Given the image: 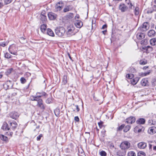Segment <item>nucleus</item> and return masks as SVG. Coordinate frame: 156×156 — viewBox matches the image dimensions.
I'll return each instance as SVG.
<instances>
[{
	"mask_svg": "<svg viewBox=\"0 0 156 156\" xmlns=\"http://www.w3.org/2000/svg\"><path fill=\"white\" fill-rule=\"evenodd\" d=\"M12 0H4L5 3L6 5L9 4L12 2Z\"/></svg>",
	"mask_w": 156,
	"mask_h": 156,
	"instance_id": "obj_49",
	"label": "nucleus"
},
{
	"mask_svg": "<svg viewBox=\"0 0 156 156\" xmlns=\"http://www.w3.org/2000/svg\"><path fill=\"white\" fill-rule=\"evenodd\" d=\"M124 124H122L121 126H120L118 128V130L119 131L123 129V128L124 127Z\"/></svg>",
	"mask_w": 156,
	"mask_h": 156,
	"instance_id": "obj_48",
	"label": "nucleus"
},
{
	"mask_svg": "<svg viewBox=\"0 0 156 156\" xmlns=\"http://www.w3.org/2000/svg\"><path fill=\"white\" fill-rule=\"evenodd\" d=\"M107 27V25L106 24L103 25L102 27V29H104Z\"/></svg>",
	"mask_w": 156,
	"mask_h": 156,
	"instance_id": "obj_61",
	"label": "nucleus"
},
{
	"mask_svg": "<svg viewBox=\"0 0 156 156\" xmlns=\"http://www.w3.org/2000/svg\"><path fill=\"white\" fill-rule=\"evenodd\" d=\"M126 152L124 150L119 151L117 152V154L119 156H125Z\"/></svg>",
	"mask_w": 156,
	"mask_h": 156,
	"instance_id": "obj_26",
	"label": "nucleus"
},
{
	"mask_svg": "<svg viewBox=\"0 0 156 156\" xmlns=\"http://www.w3.org/2000/svg\"><path fill=\"white\" fill-rule=\"evenodd\" d=\"M68 11V8H66L64 9L63 12H65Z\"/></svg>",
	"mask_w": 156,
	"mask_h": 156,
	"instance_id": "obj_60",
	"label": "nucleus"
},
{
	"mask_svg": "<svg viewBox=\"0 0 156 156\" xmlns=\"http://www.w3.org/2000/svg\"><path fill=\"white\" fill-rule=\"evenodd\" d=\"M47 26L46 24H44L41 26L40 29L41 31L43 33H44L46 30Z\"/></svg>",
	"mask_w": 156,
	"mask_h": 156,
	"instance_id": "obj_22",
	"label": "nucleus"
},
{
	"mask_svg": "<svg viewBox=\"0 0 156 156\" xmlns=\"http://www.w3.org/2000/svg\"><path fill=\"white\" fill-rule=\"evenodd\" d=\"M119 9L122 12H124L126 11L128 8L124 4H121L119 6Z\"/></svg>",
	"mask_w": 156,
	"mask_h": 156,
	"instance_id": "obj_9",
	"label": "nucleus"
},
{
	"mask_svg": "<svg viewBox=\"0 0 156 156\" xmlns=\"http://www.w3.org/2000/svg\"><path fill=\"white\" fill-rule=\"evenodd\" d=\"M55 115L58 117L59 116L60 113V107H58L54 110Z\"/></svg>",
	"mask_w": 156,
	"mask_h": 156,
	"instance_id": "obj_27",
	"label": "nucleus"
},
{
	"mask_svg": "<svg viewBox=\"0 0 156 156\" xmlns=\"http://www.w3.org/2000/svg\"><path fill=\"white\" fill-rule=\"evenodd\" d=\"M130 128V126L129 125L126 126L124 128L123 130L124 132H127L128 131Z\"/></svg>",
	"mask_w": 156,
	"mask_h": 156,
	"instance_id": "obj_36",
	"label": "nucleus"
},
{
	"mask_svg": "<svg viewBox=\"0 0 156 156\" xmlns=\"http://www.w3.org/2000/svg\"><path fill=\"white\" fill-rule=\"evenodd\" d=\"M67 82V76H63V80H62V83L64 84H65Z\"/></svg>",
	"mask_w": 156,
	"mask_h": 156,
	"instance_id": "obj_42",
	"label": "nucleus"
},
{
	"mask_svg": "<svg viewBox=\"0 0 156 156\" xmlns=\"http://www.w3.org/2000/svg\"><path fill=\"white\" fill-rule=\"evenodd\" d=\"M75 26L78 28H80L83 26L82 22L80 20H77L75 23Z\"/></svg>",
	"mask_w": 156,
	"mask_h": 156,
	"instance_id": "obj_19",
	"label": "nucleus"
},
{
	"mask_svg": "<svg viewBox=\"0 0 156 156\" xmlns=\"http://www.w3.org/2000/svg\"><path fill=\"white\" fill-rule=\"evenodd\" d=\"M9 43V41H6V42H0V46L2 47H5Z\"/></svg>",
	"mask_w": 156,
	"mask_h": 156,
	"instance_id": "obj_39",
	"label": "nucleus"
},
{
	"mask_svg": "<svg viewBox=\"0 0 156 156\" xmlns=\"http://www.w3.org/2000/svg\"><path fill=\"white\" fill-rule=\"evenodd\" d=\"M126 77L127 78L131 79L134 77V75L133 74H127L126 75Z\"/></svg>",
	"mask_w": 156,
	"mask_h": 156,
	"instance_id": "obj_38",
	"label": "nucleus"
},
{
	"mask_svg": "<svg viewBox=\"0 0 156 156\" xmlns=\"http://www.w3.org/2000/svg\"><path fill=\"white\" fill-rule=\"evenodd\" d=\"M148 132L151 134H153L156 132V127L155 126H152L149 128Z\"/></svg>",
	"mask_w": 156,
	"mask_h": 156,
	"instance_id": "obj_12",
	"label": "nucleus"
},
{
	"mask_svg": "<svg viewBox=\"0 0 156 156\" xmlns=\"http://www.w3.org/2000/svg\"><path fill=\"white\" fill-rule=\"evenodd\" d=\"M62 22L65 23L68 22V16L67 15L65 16L62 18Z\"/></svg>",
	"mask_w": 156,
	"mask_h": 156,
	"instance_id": "obj_33",
	"label": "nucleus"
},
{
	"mask_svg": "<svg viewBox=\"0 0 156 156\" xmlns=\"http://www.w3.org/2000/svg\"><path fill=\"white\" fill-rule=\"evenodd\" d=\"M134 14L135 15H138L139 13V8L138 7H136L134 11Z\"/></svg>",
	"mask_w": 156,
	"mask_h": 156,
	"instance_id": "obj_35",
	"label": "nucleus"
},
{
	"mask_svg": "<svg viewBox=\"0 0 156 156\" xmlns=\"http://www.w3.org/2000/svg\"><path fill=\"white\" fill-rule=\"evenodd\" d=\"M148 83V80L147 79H143L141 81V84L144 86H147Z\"/></svg>",
	"mask_w": 156,
	"mask_h": 156,
	"instance_id": "obj_24",
	"label": "nucleus"
},
{
	"mask_svg": "<svg viewBox=\"0 0 156 156\" xmlns=\"http://www.w3.org/2000/svg\"><path fill=\"white\" fill-rule=\"evenodd\" d=\"M9 124L12 127H11L13 129H14L17 126V124L14 121H12V122H9Z\"/></svg>",
	"mask_w": 156,
	"mask_h": 156,
	"instance_id": "obj_14",
	"label": "nucleus"
},
{
	"mask_svg": "<svg viewBox=\"0 0 156 156\" xmlns=\"http://www.w3.org/2000/svg\"><path fill=\"white\" fill-rule=\"evenodd\" d=\"M145 49L147 53H149L153 51V48L149 46H147L145 48Z\"/></svg>",
	"mask_w": 156,
	"mask_h": 156,
	"instance_id": "obj_29",
	"label": "nucleus"
},
{
	"mask_svg": "<svg viewBox=\"0 0 156 156\" xmlns=\"http://www.w3.org/2000/svg\"><path fill=\"white\" fill-rule=\"evenodd\" d=\"M11 69H8L7 71V73H8L9 74L11 73Z\"/></svg>",
	"mask_w": 156,
	"mask_h": 156,
	"instance_id": "obj_64",
	"label": "nucleus"
},
{
	"mask_svg": "<svg viewBox=\"0 0 156 156\" xmlns=\"http://www.w3.org/2000/svg\"><path fill=\"white\" fill-rule=\"evenodd\" d=\"M120 146L123 150L128 149L130 147V144L127 141H124L121 143Z\"/></svg>",
	"mask_w": 156,
	"mask_h": 156,
	"instance_id": "obj_3",
	"label": "nucleus"
},
{
	"mask_svg": "<svg viewBox=\"0 0 156 156\" xmlns=\"http://www.w3.org/2000/svg\"><path fill=\"white\" fill-rule=\"evenodd\" d=\"M9 52L12 54H13L14 55H17V53L16 52H12L10 50H9Z\"/></svg>",
	"mask_w": 156,
	"mask_h": 156,
	"instance_id": "obj_63",
	"label": "nucleus"
},
{
	"mask_svg": "<svg viewBox=\"0 0 156 156\" xmlns=\"http://www.w3.org/2000/svg\"><path fill=\"white\" fill-rule=\"evenodd\" d=\"M139 76H144V73L141 72V73H140L138 74Z\"/></svg>",
	"mask_w": 156,
	"mask_h": 156,
	"instance_id": "obj_58",
	"label": "nucleus"
},
{
	"mask_svg": "<svg viewBox=\"0 0 156 156\" xmlns=\"http://www.w3.org/2000/svg\"><path fill=\"white\" fill-rule=\"evenodd\" d=\"M42 95H37V96H35V99L36 100H35L34 101H37V102H38V101L40 100H42L40 98L42 96H47V94L45 92H43L42 93Z\"/></svg>",
	"mask_w": 156,
	"mask_h": 156,
	"instance_id": "obj_11",
	"label": "nucleus"
},
{
	"mask_svg": "<svg viewBox=\"0 0 156 156\" xmlns=\"http://www.w3.org/2000/svg\"><path fill=\"white\" fill-rule=\"evenodd\" d=\"M65 29L63 27L57 28L55 30L56 34L59 37H62L65 33Z\"/></svg>",
	"mask_w": 156,
	"mask_h": 156,
	"instance_id": "obj_1",
	"label": "nucleus"
},
{
	"mask_svg": "<svg viewBox=\"0 0 156 156\" xmlns=\"http://www.w3.org/2000/svg\"><path fill=\"white\" fill-rule=\"evenodd\" d=\"M100 154L101 156H106L107 154L105 151H102L100 152Z\"/></svg>",
	"mask_w": 156,
	"mask_h": 156,
	"instance_id": "obj_47",
	"label": "nucleus"
},
{
	"mask_svg": "<svg viewBox=\"0 0 156 156\" xmlns=\"http://www.w3.org/2000/svg\"><path fill=\"white\" fill-rule=\"evenodd\" d=\"M41 20L42 22H44L47 20L46 16L43 14L42 12L41 15Z\"/></svg>",
	"mask_w": 156,
	"mask_h": 156,
	"instance_id": "obj_28",
	"label": "nucleus"
},
{
	"mask_svg": "<svg viewBox=\"0 0 156 156\" xmlns=\"http://www.w3.org/2000/svg\"><path fill=\"white\" fill-rule=\"evenodd\" d=\"M2 129L4 130H7L9 129V127L8 124L6 122H4L2 127Z\"/></svg>",
	"mask_w": 156,
	"mask_h": 156,
	"instance_id": "obj_21",
	"label": "nucleus"
},
{
	"mask_svg": "<svg viewBox=\"0 0 156 156\" xmlns=\"http://www.w3.org/2000/svg\"><path fill=\"white\" fill-rule=\"evenodd\" d=\"M127 4L129 5V7L130 9H132V7L133 6V8H134V6H133V5L132 4V3H130V1L128 2H126Z\"/></svg>",
	"mask_w": 156,
	"mask_h": 156,
	"instance_id": "obj_45",
	"label": "nucleus"
},
{
	"mask_svg": "<svg viewBox=\"0 0 156 156\" xmlns=\"http://www.w3.org/2000/svg\"><path fill=\"white\" fill-rule=\"evenodd\" d=\"M0 139L5 143H7L9 142L8 138L3 135L0 133Z\"/></svg>",
	"mask_w": 156,
	"mask_h": 156,
	"instance_id": "obj_18",
	"label": "nucleus"
},
{
	"mask_svg": "<svg viewBox=\"0 0 156 156\" xmlns=\"http://www.w3.org/2000/svg\"><path fill=\"white\" fill-rule=\"evenodd\" d=\"M79 15H76V16H75V18L72 19L71 20V21L73 22L75 20H76V18H77L78 19L79 18Z\"/></svg>",
	"mask_w": 156,
	"mask_h": 156,
	"instance_id": "obj_52",
	"label": "nucleus"
},
{
	"mask_svg": "<svg viewBox=\"0 0 156 156\" xmlns=\"http://www.w3.org/2000/svg\"><path fill=\"white\" fill-rule=\"evenodd\" d=\"M147 62L145 59H141L140 61V64L141 65H144L147 64Z\"/></svg>",
	"mask_w": 156,
	"mask_h": 156,
	"instance_id": "obj_32",
	"label": "nucleus"
},
{
	"mask_svg": "<svg viewBox=\"0 0 156 156\" xmlns=\"http://www.w3.org/2000/svg\"><path fill=\"white\" fill-rule=\"evenodd\" d=\"M136 37L138 39L141 40L144 37L145 35L144 33H138L137 34Z\"/></svg>",
	"mask_w": 156,
	"mask_h": 156,
	"instance_id": "obj_17",
	"label": "nucleus"
},
{
	"mask_svg": "<svg viewBox=\"0 0 156 156\" xmlns=\"http://www.w3.org/2000/svg\"><path fill=\"white\" fill-rule=\"evenodd\" d=\"M103 123V122L101 121L98 123V124L100 128H102Z\"/></svg>",
	"mask_w": 156,
	"mask_h": 156,
	"instance_id": "obj_50",
	"label": "nucleus"
},
{
	"mask_svg": "<svg viewBox=\"0 0 156 156\" xmlns=\"http://www.w3.org/2000/svg\"><path fill=\"white\" fill-rule=\"evenodd\" d=\"M148 124L150 126L152 125L153 120H149L148 122Z\"/></svg>",
	"mask_w": 156,
	"mask_h": 156,
	"instance_id": "obj_55",
	"label": "nucleus"
},
{
	"mask_svg": "<svg viewBox=\"0 0 156 156\" xmlns=\"http://www.w3.org/2000/svg\"><path fill=\"white\" fill-rule=\"evenodd\" d=\"M37 106H38L40 109L44 110L45 108V106L43 103L42 100H40L37 102Z\"/></svg>",
	"mask_w": 156,
	"mask_h": 156,
	"instance_id": "obj_8",
	"label": "nucleus"
},
{
	"mask_svg": "<svg viewBox=\"0 0 156 156\" xmlns=\"http://www.w3.org/2000/svg\"><path fill=\"white\" fill-rule=\"evenodd\" d=\"M147 35L150 37H153L155 36L156 33L154 30H151L148 32Z\"/></svg>",
	"mask_w": 156,
	"mask_h": 156,
	"instance_id": "obj_15",
	"label": "nucleus"
},
{
	"mask_svg": "<svg viewBox=\"0 0 156 156\" xmlns=\"http://www.w3.org/2000/svg\"><path fill=\"white\" fill-rule=\"evenodd\" d=\"M147 146L146 143L144 142H140L137 144L138 147L140 149H144Z\"/></svg>",
	"mask_w": 156,
	"mask_h": 156,
	"instance_id": "obj_13",
	"label": "nucleus"
},
{
	"mask_svg": "<svg viewBox=\"0 0 156 156\" xmlns=\"http://www.w3.org/2000/svg\"><path fill=\"white\" fill-rule=\"evenodd\" d=\"M149 28V24L147 22H144L139 28L138 30L143 31H144L147 30Z\"/></svg>",
	"mask_w": 156,
	"mask_h": 156,
	"instance_id": "obj_4",
	"label": "nucleus"
},
{
	"mask_svg": "<svg viewBox=\"0 0 156 156\" xmlns=\"http://www.w3.org/2000/svg\"><path fill=\"white\" fill-rule=\"evenodd\" d=\"M49 18L50 20H55L57 17V15L53 13H49L48 14Z\"/></svg>",
	"mask_w": 156,
	"mask_h": 156,
	"instance_id": "obj_16",
	"label": "nucleus"
},
{
	"mask_svg": "<svg viewBox=\"0 0 156 156\" xmlns=\"http://www.w3.org/2000/svg\"><path fill=\"white\" fill-rule=\"evenodd\" d=\"M144 130V129L143 126L140 125L136 126L134 129V131L136 133H139Z\"/></svg>",
	"mask_w": 156,
	"mask_h": 156,
	"instance_id": "obj_6",
	"label": "nucleus"
},
{
	"mask_svg": "<svg viewBox=\"0 0 156 156\" xmlns=\"http://www.w3.org/2000/svg\"><path fill=\"white\" fill-rule=\"evenodd\" d=\"M46 102L47 104H50L51 102V100L50 98H48L46 100Z\"/></svg>",
	"mask_w": 156,
	"mask_h": 156,
	"instance_id": "obj_54",
	"label": "nucleus"
},
{
	"mask_svg": "<svg viewBox=\"0 0 156 156\" xmlns=\"http://www.w3.org/2000/svg\"><path fill=\"white\" fill-rule=\"evenodd\" d=\"M148 67H149L148 66H145L143 67V69L144 70H146L148 68Z\"/></svg>",
	"mask_w": 156,
	"mask_h": 156,
	"instance_id": "obj_62",
	"label": "nucleus"
},
{
	"mask_svg": "<svg viewBox=\"0 0 156 156\" xmlns=\"http://www.w3.org/2000/svg\"><path fill=\"white\" fill-rule=\"evenodd\" d=\"M47 34L49 36L51 37H54L55 35L54 34L53 31L51 30L49 28L47 29Z\"/></svg>",
	"mask_w": 156,
	"mask_h": 156,
	"instance_id": "obj_25",
	"label": "nucleus"
},
{
	"mask_svg": "<svg viewBox=\"0 0 156 156\" xmlns=\"http://www.w3.org/2000/svg\"><path fill=\"white\" fill-rule=\"evenodd\" d=\"M74 16L73 13H69V21H70V19H71V20L73 18Z\"/></svg>",
	"mask_w": 156,
	"mask_h": 156,
	"instance_id": "obj_41",
	"label": "nucleus"
},
{
	"mask_svg": "<svg viewBox=\"0 0 156 156\" xmlns=\"http://www.w3.org/2000/svg\"><path fill=\"white\" fill-rule=\"evenodd\" d=\"M145 153L143 152H139L138 153L137 156H145Z\"/></svg>",
	"mask_w": 156,
	"mask_h": 156,
	"instance_id": "obj_43",
	"label": "nucleus"
},
{
	"mask_svg": "<svg viewBox=\"0 0 156 156\" xmlns=\"http://www.w3.org/2000/svg\"><path fill=\"white\" fill-rule=\"evenodd\" d=\"M135 153L133 151H130L127 154V156H136Z\"/></svg>",
	"mask_w": 156,
	"mask_h": 156,
	"instance_id": "obj_37",
	"label": "nucleus"
},
{
	"mask_svg": "<svg viewBox=\"0 0 156 156\" xmlns=\"http://www.w3.org/2000/svg\"><path fill=\"white\" fill-rule=\"evenodd\" d=\"M43 136L42 134H40L37 137V140L38 141L40 140L41 139V138Z\"/></svg>",
	"mask_w": 156,
	"mask_h": 156,
	"instance_id": "obj_51",
	"label": "nucleus"
},
{
	"mask_svg": "<svg viewBox=\"0 0 156 156\" xmlns=\"http://www.w3.org/2000/svg\"><path fill=\"white\" fill-rule=\"evenodd\" d=\"M64 5L62 1H60L56 3L55 5V11L58 12L61 10Z\"/></svg>",
	"mask_w": 156,
	"mask_h": 156,
	"instance_id": "obj_5",
	"label": "nucleus"
},
{
	"mask_svg": "<svg viewBox=\"0 0 156 156\" xmlns=\"http://www.w3.org/2000/svg\"><path fill=\"white\" fill-rule=\"evenodd\" d=\"M20 81L21 83L22 84L25 83L26 82V80L23 77L21 78Z\"/></svg>",
	"mask_w": 156,
	"mask_h": 156,
	"instance_id": "obj_44",
	"label": "nucleus"
},
{
	"mask_svg": "<svg viewBox=\"0 0 156 156\" xmlns=\"http://www.w3.org/2000/svg\"><path fill=\"white\" fill-rule=\"evenodd\" d=\"M74 120L76 122H79V119L78 116H76L74 117Z\"/></svg>",
	"mask_w": 156,
	"mask_h": 156,
	"instance_id": "obj_57",
	"label": "nucleus"
},
{
	"mask_svg": "<svg viewBox=\"0 0 156 156\" xmlns=\"http://www.w3.org/2000/svg\"><path fill=\"white\" fill-rule=\"evenodd\" d=\"M72 108H73V111H75V110L76 109L77 112H78L80 110V108H79V106L78 105H74L73 104L72 106Z\"/></svg>",
	"mask_w": 156,
	"mask_h": 156,
	"instance_id": "obj_31",
	"label": "nucleus"
},
{
	"mask_svg": "<svg viewBox=\"0 0 156 156\" xmlns=\"http://www.w3.org/2000/svg\"><path fill=\"white\" fill-rule=\"evenodd\" d=\"M78 32L77 30L76 29L73 25L69 26V37L75 35Z\"/></svg>",
	"mask_w": 156,
	"mask_h": 156,
	"instance_id": "obj_2",
	"label": "nucleus"
},
{
	"mask_svg": "<svg viewBox=\"0 0 156 156\" xmlns=\"http://www.w3.org/2000/svg\"><path fill=\"white\" fill-rule=\"evenodd\" d=\"M35 96H31L30 97V100L31 101H34L35 100H36L35 99Z\"/></svg>",
	"mask_w": 156,
	"mask_h": 156,
	"instance_id": "obj_56",
	"label": "nucleus"
},
{
	"mask_svg": "<svg viewBox=\"0 0 156 156\" xmlns=\"http://www.w3.org/2000/svg\"><path fill=\"white\" fill-rule=\"evenodd\" d=\"M147 43V40L146 39H144L142 40L141 41V44L142 45L146 44Z\"/></svg>",
	"mask_w": 156,
	"mask_h": 156,
	"instance_id": "obj_46",
	"label": "nucleus"
},
{
	"mask_svg": "<svg viewBox=\"0 0 156 156\" xmlns=\"http://www.w3.org/2000/svg\"><path fill=\"white\" fill-rule=\"evenodd\" d=\"M19 41L22 44H24L26 42V38L23 37H20Z\"/></svg>",
	"mask_w": 156,
	"mask_h": 156,
	"instance_id": "obj_34",
	"label": "nucleus"
},
{
	"mask_svg": "<svg viewBox=\"0 0 156 156\" xmlns=\"http://www.w3.org/2000/svg\"><path fill=\"white\" fill-rule=\"evenodd\" d=\"M150 73H151L150 70H149L147 72H145L144 73V76H147V75H149L150 74Z\"/></svg>",
	"mask_w": 156,
	"mask_h": 156,
	"instance_id": "obj_53",
	"label": "nucleus"
},
{
	"mask_svg": "<svg viewBox=\"0 0 156 156\" xmlns=\"http://www.w3.org/2000/svg\"><path fill=\"white\" fill-rule=\"evenodd\" d=\"M140 78L138 77H135L131 80L132 84L133 85H136L138 81Z\"/></svg>",
	"mask_w": 156,
	"mask_h": 156,
	"instance_id": "obj_23",
	"label": "nucleus"
},
{
	"mask_svg": "<svg viewBox=\"0 0 156 156\" xmlns=\"http://www.w3.org/2000/svg\"><path fill=\"white\" fill-rule=\"evenodd\" d=\"M150 44L152 45H156V38H152L150 40Z\"/></svg>",
	"mask_w": 156,
	"mask_h": 156,
	"instance_id": "obj_30",
	"label": "nucleus"
},
{
	"mask_svg": "<svg viewBox=\"0 0 156 156\" xmlns=\"http://www.w3.org/2000/svg\"><path fill=\"white\" fill-rule=\"evenodd\" d=\"M5 57L6 58L9 59L12 57V55L9 53L6 52L5 54Z\"/></svg>",
	"mask_w": 156,
	"mask_h": 156,
	"instance_id": "obj_40",
	"label": "nucleus"
},
{
	"mask_svg": "<svg viewBox=\"0 0 156 156\" xmlns=\"http://www.w3.org/2000/svg\"><path fill=\"white\" fill-rule=\"evenodd\" d=\"M10 116L13 119H16L19 116L18 113L14 112H11L9 114Z\"/></svg>",
	"mask_w": 156,
	"mask_h": 156,
	"instance_id": "obj_7",
	"label": "nucleus"
},
{
	"mask_svg": "<svg viewBox=\"0 0 156 156\" xmlns=\"http://www.w3.org/2000/svg\"><path fill=\"white\" fill-rule=\"evenodd\" d=\"M4 5L3 3L2 2L0 1V9L2 8Z\"/></svg>",
	"mask_w": 156,
	"mask_h": 156,
	"instance_id": "obj_59",
	"label": "nucleus"
},
{
	"mask_svg": "<svg viewBox=\"0 0 156 156\" xmlns=\"http://www.w3.org/2000/svg\"><path fill=\"white\" fill-rule=\"evenodd\" d=\"M145 122V120L144 118H140L136 121V123L139 125L144 124Z\"/></svg>",
	"mask_w": 156,
	"mask_h": 156,
	"instance_id": "obj_20",
	"label": "nucleus"
},
{
	"mask_svg": "<svg viewBox=\"0 0 156 156\" xmlns=\"http://www.w3.org/2000/svg\"><path fill=\"white\" fill-rule=\"evenodd\" d=\"M135 118L133 116H131L126 119V122L129 124H132L135 122Z\"/></svg>",
	"mask_w": 156,
	"mask_h": 156,
	"instance_id": "obj_10",
	"label": "nucleus"
}]
</instances>
